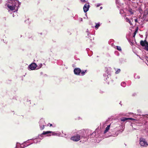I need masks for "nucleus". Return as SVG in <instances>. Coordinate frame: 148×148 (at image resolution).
<instances>
[{
	"instance_id": "1",
	"label": "nucleus",
	"mask_w": 148,
	"mask_h": 148,
	"mask_svg": "<svg viewBox=\"0 0 148 148\" xmlns=\"http://www.w3.org/2000/svg\"><path fill=\"white\" fill-rule=\"evenodd\" d=\"M46 134H48L47 135V136H51V135L57 136L58 135V134L55 132L51 131H43V133L40 134V136L42 137L43 135H45Z\"/></svg>"
},
{
	"instance_id": "2",
	"label": "nucleus",
	"mask_w": 148,
	"mask_h": 148,
	"mask_svg": "<svg viewBox=\"0 0 148 148\" xmlns=\"http://www.w3.org/2000/svg\"><path fill=\"white\" fill-rule=\"evenodd\" d=\"M139 143L141 146L147 147L148 146V144L145 139L141 138L139 140Z\"/></svg>"
},
{
	"instance_id": "3",
	"label": "nucleus",
	"mask_w": 148,
	"mask_h": 148,
	"mask_svg": "<svg viewBox=\"0 0 148 148\" xmlns=\"http://www.w3.org/2000/svg\"><path fill=\"white\" fill-rule=\"evenodd\" d=\"M71 140L75 141H77L80 140V136L78 134L71 137Z\"/></svg>"
},
{
	"instance_id": "4",
	"label": "nucleus",
	"mask_w": 148,
	"mask_h": 148,
	"mask_svg": "<svg viewBox=\"0 0 148 148\" xmlns=\"http://www.w3.org/2000/svg\"><path fill=\"white\" fill-rule=\"evenodd\" d=\"M36 67L37 65L34 63H32L28 66L29 69L32 70H35Z\"/></svg>"
},
{
	"instance_id": "5",
	"label": "nucleus",
	"mask_w": 148,
	"mask_h": 148,
	"mask_svg": "<svg viewBox=\"0 0 148 148\" xmlns=\"http://www.w3.org/2000/svg\"><path fill=\"white\" fill-rule=\"evenodd\" d=\"M89 7V3H87L85 4L83 7L84 11L85 12H86L88 10Z\"/></svg>"
},
{
	"instance_id": "6",
	"label": "nucleus",
	"mask_w": 148,
	"mask_h": 148,
	"mask_svg": "<svg viewBox=\"0 0 148 148\" xmlns=\"http://www.w3.org/2000/svg\"><path fill=\"white\" fill-rule=\"evenodd\" d=\"M81 71L79 68H75L74 70V72L75 75H79L81 72Z\"/></svg>"
},
{
	"instance_id": "7",
	"label": "nucleus",
	"mask_w": 148,
	"mask_h": 148,
	"mask_svg": "<svg viewBox=\"0 0 148 148\" xmlns=\"http://www.w3.org/2000/svg\"><path fill=\"white\" fill-rule=\"evenodd\" d=\"M147 15H148V10L146 9L144 11V14L143 17L142 18V19L143 20L145 19Z\"/></svg>"
},
{
	"instance_id": "8",
	"label": "nucleus",
	"mask_w": 148,
	"mask_h": 148,
	"mask_svg": "<svg viewBox=\"0 0 148 148\" xmlns=\"http://www.w3.org/2000/svg\"><path fill=\"white\" fill-rule=\"evenodd\" d=\"M16 7V6L12 4V5H10L8 4V8L10 9L11 10H14L15 8Z\"/></svg>"
},
{
	"instance_id": "9",
	"label": "nucleus",
	"mask_w": 148,
	"mask_h": 148,
	"mask_svg": "<svg viewBox=\"0 0 148 148\" xmlns=\"http://www.w3.org/2000/svg\"><path fill=\"white\" fill-rule=\"evenodd\" d=\"M134 120V119L132 118H126L125 117H123L121 119V120L122 121H125L126 120Z\"/></svg>"
},
{
	"instance_id": "10",
	"label": "nucleus",
	"mask_w": 148,
	"mask_h": 148,
	"mask_svg": "<svg viewBox=\"0 0 148 148\" xmlns=\"http://www.w3.org/2000/svg\"><path fill=\"white\" fill-rule=\"evenodd\" d=\"M110 124L109 125H108L106 128V129L105 130L104 132V133L105 134L107 132H108V131L110 129Z\"/></svg>"
},
{
	"instance_id": "11",
	"label": "nucleus",
	"mask_w": 148,
	"mask_h": 148,
	"mask_svg": "<svg viewBox=\"0 0 148 148\" xmlns=\"http://www.w3.org/2000/svg\"><path fill=\"white\" fill-rule=\"evenodd\" d=\"M128 11L131 14H134V10H132L131 8H129L128 10Z\"/></svg>"
},
{
	"instance_id": "12",
	"label": "nucleus",
	"mask_w": 148,
	"mask_h": 148,
	"mask_svg": "<svg viewBox=\"0 0 148 148\" xmlns=\"http://www.w3.org/2000/svg\"><path fill=\"white\" fill-rule=\"evenodd\" d=\"M140 45L143 47H144L145 46V40L144 41L143 40H141L140 41Z\"/></svg>"
},
{
	"instance_id": "13",
	"label": "nucleus",
	"mask_w": 148,
	"mask_h": 148,
	"mask_svg": "<svg viewBox=\"0 0 148 148\" xmlns=\"http://www.w3.org/2000/svg\"><path fill=\"white\" fill-rule=\"evenodd\" d=\"M145 43L146 45L145 47V49L146 50L148 51V42L146 41V40H145Z\"/></svg>"
},
{
	"instance_id": "14",
	"label": "nucleus",
	"mask_w": 148,
	"mask_h": 148,
	"mask_svg": "<svg viewBox=\"0 0 148 148\" xmlns=\"http://www.w3.org/2000/svg\"><path fill=\"white\" fill-rule=\"evenodd\" d=\"M126 21L127 22H128L130 25H132V22L130 21L129 18L127 17H126L125 18Z\"/></svg>"
},
{
	"instance_id": "15",
	"label": "nucleus",
	"mask_w": 148,
	"mask_h": 148,
	"mask_svg": "<svg viewBox=\"0 0 148 148\" xmlns=\"http://www.w3.org/2000/svg\"><path fill=\"white\" fill-rule=\"evenodd\" d=\"M100 25L99 23H97L95 26V27L96 29H98V27L100 26Z\"/></svg>"
},
{
	"instance_id": "16",
	"label": "nucleus",
	"mask_w": 148,
	"mask_h": 148,
	"mask_svg": "<svg viewBox=\"0 0 148 148\" xmlns=\"http://www.w3.org/2000/svg\"><path fill=\"white\" fill-rule=\"evenodd\" d=\"M86 70H85V71H82L80 73L81 75H84L85 74V73L86 72Z\"/></svg>"
},
{
	"instance_id": "17",
	"label": "nucleus",
	"mask_w": 148,
	"mask_h": 148,
	"mask_svg": "<svg viewBox=\"0 0 148 148\" xmlns=\"http://www.w3.org/2000/svg\"><path fill=\"white\" fill-rule=\"evenodd\" d=\"M116 49H117V50H118L119 51H121V50H122L121 49V47L120 46H117Z\"/></svg>"
},
{
	"instance_id": "18",
	"label": "nucleus",
	"mask_w": 148,
	"mask_h": 148,
	"mask_svg": "<svg viewBox=\"0 0 148 148\" xmlns=\"http://www.w3.org/2000/svg\"><path fill=\"white\" fill-rule=\"evenodd\" d=\"M121 71V70L120 69H118L116 71L115 73L117 74L119 73Z\"/></svg>"
},
{
	"instance_id": "19",
	"label": "nucleus",
	"mask_w": 148,
	"mask_h": 148,
	"mask_svg": "<svg viewBox=\"0 0 148 148\" xmlns=\"http://www.w3.org/2000/svg\"><path fill=\"white\" fill-rule=\"evenodd\" d=\"M40 128L41 130H43L45 128V125H43L42 126H40Z\"/></svg>"
},
{
	"instance_id": "20",
	"label": "nucleus",
	"mask_w": 148,
	"mask_h": 148,
	"mask_svg": "<svg viewBox=\"0 0 148 148\" xmlns=\"http://www.w3.org/2000/svg\"><path fill=\"white\" fill-rule=\"evenodd\" d=\"M121 85L123 87H125V82H123L121 83Z\"/></svg>"
},
{
	"instance_id": "21",
	"label": "nucleus",
	"mask_w": 148,
	"mask_h": 148,
	"mask_svg": "<svg viewBox=\"0 0 148 148\" xmlns=\"http://www.w3.org/2000/svg\"><path fill=\"white\" fill-rule=\"evenodd\" d=\"M3 21L4 22H5V21H6V19L5 17H4L3 19Z\"/></svg>"
},
{
	"instance_id": "22",
	"label": "nucleus",
	"mask_w": 148,
	"mask_h": 148,
	"mask_svg": "<svg viewBox=\"0 0 148 148\" xmlns=\"http://www.w3.org/2000/svg\"><path fill=\"white\" fill-rule=\"evenodd\" d=\"M138 32V29H136L134 32V35H136V34Z\"/></svg>"
},
{
	"instance_id": "23",
	"label": "nucleus",
	"mask_w": 148,
	"mask_h": 148,
	"mask_svg": "<svg viewBox=\"0 0 148 148\" xmlns=\"http://www.w3.org/2000/svg\"><path fill=\"white\" fill-rule=\"evenodd\" d=\"M49 125H50V127L52 126V124H50V123H48L47 125L48 126Z\"/></svg>"
},
{
	"instance_id": "24",
	"label": "nucleus",
	"mask_w": 148,
	"mask_h": 148,
	"mask_svg": "<svg viewBox=\"0 0 148 148\" xmlns=\"http://www.w3.org/2000/svg\"><path fill=\"white\" fill-rule=\"evenodd\" d=\"M134 20H135V22L136 23H137L138 22L137 18H136V19H135Z\"/></svg>"
},
{
	"instance_id": "25",
	"label": "nucleus",
	"mask_w": 148,
	"mask_h": 148,
	"mask_svg": "<svg viewBox=\"0 0 148 148\" xmlns=\"http://www.w3.org/2000/svg\"><path fill=\"white\" fill-rule=\"evenodd\" d=\"M101 5V4H97V7H99Z\"/></svg>"
},
{
	"instance_id": "26",
	"label": "nucleus",
	"mask_w": 148,
	"mask_h": 148,
	"mask_svg": "<svg viewBox=\"0 0 148 148\" xmlns=\"http://www.w3.org/2000/svg\"><path fill=\"white\" fill-rule=\"evenodd\" d=\"M82 2H85V0H80Z\"/></svg>"
},
{
	"instance_id": "27",
	"label": "nucleus",
	"mask_w": 148,
	"mask_h": 148,
	"mask_svg": "<svg viewBox=\"0 0 148 148\" xmlns=\"http://www.w3.org/2000/svg\"><path fill=\"white\" fill-rule=\"evenodd\" d=\"M102 8H102V7H101H101H100V9H102Z\"/></svg>"
},
{
	"instance_id": "28",
	"label": "nucleus",
	"mask_w": 148,
	"mask_h": 148,
	"mask_svg": "<svg viewBox=\"0 0 148 148\" xmlns=\"http://www.w3.org/2000/svg\"><path fill=\"white\" fill-rule=\"evenodd\" d=\"M140 10L142 11V10L141 9V8L139 9V11H140Z\"/></svg>"
},
{
	"instance_id": "29",
	"label": "nucleus",
	"mask_w": 148,
	"mask_h": 148,
	"mask_svg": "<svg viewBox=\"0 0 148 148\" xmlns=\"http://www.w3.org/2000/svg\"><path fill=\"white\" fill-rule=\"evenodd\" d=\"M135 35H134H134H133V37H135Z\"/></svg>"
},
{
	"instance_id": "30",
	"label": "nucleus",
	"mask_w": 148,
	"mask_h": 148,
	"mask_svg": "<svg viewBox=\"0 0 148 148\" xmlns=\"http://www.w3.org/2000/svg\"><path fill=\"white\" fill-rule=\"evenodd\" d=\"M41 66H42V64H41Z\"/></svg>"
}]
</instances>
